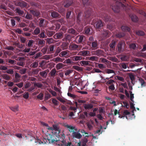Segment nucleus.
Instances as JSON below:
<instances>
[{
	"mask_svg": "<svg viewBox=\"0 0 146 146\" xmlns=\"http://www.w3.org/2000/svg\"><path fill=\"white\" fill-rule=\"evenodd\" d=\"M93 102H92L90 104H84L83 106L86 110H89L93 108Z\"/></svg>",
	"mask_w": 146,
	"mask_h": 146,
	"instance_id": "nucleus-9",
	"label": "nucleus"
},
{
	"mask_svg": "<svg viewBox=\"0 0 146 146\" xmlns=\"http://www.w3.org/2000/svg\"><path fill=\"white\" fill-rule=\"evenodd\" d=\"M15 5L16 6H19L21 8H24L26 7L27 3L22 0H18L15 2Z\"/></svg>",
	"mask_w": 146,
	"mask_h": 146,
	"instance_id": "nucleus-4",
	"label": "nucleus"
},
{
	"mask_svg": "<svg viewBox=\"0 0 146 146\" xmlns=\"http://www.w3.org/2000/svg\"><path fill=\"white\" fill-rule=\"evenodd\" d=\"M115 41L114 40H113L109 44V46L112 48H115Z\"/></svg>",
	"mask_w": 146,
	"mask_h": 146,
	"instance_id": "nucleus-47",
	"label": "nucleus"
},
{
	"mask_svg": "<svg viewBox=\"0 0 146 146\" xmlns=\"http://www.w3.org/2000/svg\"><path fill=\"white\" fill-rule=\"evenodd\" d=\"M13 45H15L19 48H23L25 45L21 44L20 43L15 42L13 44Z\"/></svg>",
	"mask_w": 146,
	"mask_h": 146,
	"instance_id": "nucleus-32",
	"label": "nucleus"
},
{
	"mask_svg": "<svg viewBox=\"0 0 146 146\" xmlns=\"http://www.w3.org/2000/svg\"><path fill=\"white\" fill-rule=\"evenodd\" d=\"M68 32L69 33L75 35H76L78 34L77 31L72 28L69 29L68 31Z\"/></svg>",
	"mask_w": 146,
	"mask_h": 146,
	"instance_id": "nucleus-29",
	"label": "nucleus"
},
{
	"mask_svg": "<svg viewBox=\"0 0 146 146\" xmlns=\"http://www.w3.org/2000/svg\"><path fill=\"white\" fill-rule=\"evenodd\" d=\"M102 17L106 22L111 20L110 17L107 14H104L102 15Z\"/></svg>",
	"mask_w": 146,
	"mask_h": 146,
	"instance_id": "nucleus-17",
	"label": "nucleus"
},
{
	"mask_svg": "<svg viewBox=\"0 0 146 146\" xmlns=\"http://www.w3.org/2000/svg\"><path fill=\"white\" fill-rule=\"evenodd\" d=\"M121 30L124 32H129L130 31V28L127 26L123 25L121 27Z\"/></svg>",
	"mask_w": 146,
	"mask_h": 146,
	"instance_id": "nucleus-26",
	"label": "nucleus"
},
{
	"mask_svg": "<svg viewBox=\"0 0 146 146\" xmlns=\"http://www.w3.org/2000/svg\"><path fill=\"white\" fill-rule=\"evenodd\" d=\"M53 37L55 39H60L63 37V33L62 32L57 33Z\"/></svg>",
	"mask_w": 146,
	"mask_h": 146,
	"instance_id": "nucleus-11",
	"label": "nucleus"
},
{
	"mask_svg": "<svg viewBox=\"0 0 146 146\" xmlns=\"http://www.w3.org/2000/svg\"><path fill=\"white\" fill-rule=\"evenodd\" d=\"M69 51L68 50H64L62 51L59 54V56L62 57L65 56H69Z\"/></svg>",
	"mask_w": 146,
	"mask_h": 146,
	"instance_id": "nucleus-16",
	"label": "nucleus"
},
{
	"mask_svg": "<svg viewBox=\"0 0 146 146\" xmlns=\"http://www.w3.org/2000/svg\"><path fill=\"white\" fill-rule=\"evenodd\" d=\"M100 62L104 63L105 64H108L109 62V61L106 59L105 58H101L100 60Z\"/></svg>",
	"mask_w": 146,
	"mask_h": 146,
	"instance_id": "nucleus-36",
	"label": "nucleus"
},
{
	"mask_svg": "<svg viewBox=\"0 0 146 146\" xmlns=\"http://www.w3.org/2000/svg\"><path fill=\"white\" fill-rule=\"evenodd\" d=\"M125 35V34L124 33H119L115 35L116 37L118 38H121L124 36Z\"/></svg>",
	"mask_w": 146,
	"mask_h": 146,
	"instance_id": "nucleus-52",
	"label": "nucleus"
},
{
	"mask_svg": "<svg viewBox=\"0 0 146 146\" xmlns=\"http://www.w3.org/2000/svg\"><path fill=\"white\" fill-rule=\"evenodd\" d=\"M88 140L87 138H84L82 140V146H86V143H87Z\"/></svg>",
	"mask_w": 146,
	"mask_h": 146,
	"instance_id": "nucleus-51",
	"label": "nucleus"
},
{
	"mask_svg": "<svg viewBox=\"0 0 146 146\" xmlns=\"http://www.w3.org/2000/svg\"><path fill=\"white\" fill-rule=\"evenodd\" d=\"M89 54V52L87 50H84L81 51L79 52V54L80 55H82L84 56H86Z\"/></svg>",
	"mask_w": 146,
	"mask_h": 146,
	"instance_id": "nucleus-25",
	"label": "nucleus"
},
{
	"mask_svg": "<svg viewBox=\"0 0 146 146\" xmlns=\"http://www.w3.org/2000/svg\"><path fill=\"white\" fill-rule=\"evenodd\" d=\"M64 58H61L59 57H57L55 58L54 62H63L64 60Z\"/></svg>",
	"mask_w": 146,
	"mask_h": 146,
	"instance_id": "nucleus-50",
	"label": "nucleus"
},
{
	"mask_svg": "<svg viewBox=\"0 0 146 146\" xmlns=\"http://www.w3.org/2000/svg\"><path fill=\"white\" fill-rule=\"evenodd\" d=\"M129 57L128 55H123L121 57V59L122 60L127 61L129 60Z\"/></svg>",
	"mask_w": 146,
	"mask_h": 146,
	"instance_id": "nucleus-49",
	"label": "nucleus"
},
{
	"mask_svg": "<svg viewBox=\"0 0 146 146\" xmlns=\"http://www.w3.org/2000/svg\"><path fill=\"white\" fill-rule=\"evenodd\" d=\"M89 62L88 61L82 60L80 62V63L82 66H85L89 65Z\"/></svg>",
	"mask_w": 146,
	"mask_h": 146,
	"instance_id": "nucleus-33",
	"label": "nucleus"
},
{
	"mask_svg": "<svg viewBox=\"0 0 146 146\" xmlns=\"http://www.w3.org/2000/svg\"><path fill=\"white\" fill-rule=\"evenodd\" d=\"M119 66L124 69H125L127 68V64L125 63H122L119 64Z\"/></svg>",
	"mask_w": 146,
	"mask_h": 146,
	"instance_id": "nucleus-44",
	"label": "nucleus"
},
{
	"mask_svg": "<svg viewBox=\"0 0 146 146\" xmlns=\"http://www.w3.org/2000/svg\"><path fill=\"white\" fill-rule=\"evenodd\" d=\"M3 78L6 80H9L10 79V77L7 74H3L1 75Z\"/></svg>",
	"mask_w": 146,
	"mask_h": 146,
	"instance_id": "nucleus-37",
	"label": "nucleus"
},
{
	"mask_svg": "<svg viewBox=\"0 0 146 146\" xmlns=\"http://www.w3.org/2000/svg\"><path fill=\"white\" fill-rule=\"evenodd\" d=\"M93 23L94 24V27L96 29H101L103 26L102 22L99 19L93 20Z\"/></svg>",
	"mask_w": 146,
	"mask_h": 146,
	"instance_id": "nucleus-3",
	"label": "nucleus"
},
{
	"mask_svg": "<svg viewBox=\"0 0 146 146\" xmlns=\"http://www.w3.org/2000/svg\"><path fill=\"white\" fill-rule=\"evenodd\" d=\"M70 58L73 61H78L84 59V57L81 56H74L70 57Z\"/></svg>",
	"mask_w": 146,
	"mask_h": 146,
	"instance_id": "nucleus-12",
	"label": "nucleus"
},
{
	"mask_svg": "<svg viewBox=\"0 0 146 146\" xmlns=\"http://www.w3.org/2000/svg\"><path fill=\"white\" fill-rule=\"evenodd\" d=\"M129 77L131 80V83L133 84V81H134L135 78L134 75L132 73H130L129 74Z\"/></svg>",
	"mask_w": 146,
	"mask_h": 146,
	"instance_id": "nucleus-39",
	"label": "nucleus"
},
{
	"mask_svg": "<svg viewBox=\"0 0 146 146\" xmlns=\"http://www.w3.org/2000/svg\"><path fill=\"white\" fill-rule=\"evenodd\" d=\"M72 135L74 138L77 139H80L82 137V135L78 132L73 131L72 133Z\"/></svg>",
	"mask_w": 146,
	"mask_h": 146,
	"instance_id": "nucleus-13",
	"label": "nucleus"
},
{
	"mask_svg": "<svg viewBox=\"0 0 146 146\" xmlns=\"http://www.w3.org/2000/svg\"><path fill=\"white\" fill-rule=\"evenodd\" d=\"M53 128V129H54L55 130V131L52 133V134H57V133L56 132V131H58V133L59 132V128L57 127V125L54 124L53 125H52Z\"/></svg>",
	"mask_w": 146,
	"mask_h": 146,
	"instance_id": "nucleus-27",
	"label": "nucleus"
},
{
	"mask_svg": "<svg viewBox=\"0 0 146 146\" xmlns=\"http://www.w3.org/2000/svg\"><path fill=\"white\" fill-rule=\"evenodd\" d=\"M73 2V0H66L64 1L63 4V5L65 7H68L71 5Z\"/></svg>",
	"mask_w": 146,
	"mask_h": 146,
	"instance_id": "nucleus-7",
	"label": "nucleus"
},
{
	"mask_svg": "<svg viewBox=\"0 0 146 146\" xmlns=\"http://www.w3.org/2000/svg\"><path fill=\"white\" fill-rule=\"evenodd\" d=\"M25 139L27 140L28 141H31L35 139V137L31 133L28 134L25 136Z\"/></svg>",
	"mask_w": 146,
	"mask_h": 146,
	"instance_id": "nucleus-8",
	"label": "nucleus"
},
{
	"mask_svg": "<svg viewBox=\"0 0 146 146\" xmlns=\"http://www.w3.org/2000/svg\"><path fill=\"white\" fill-rule=\"evenodd\" d=\"M48 71L49 70H47L44 71L40 72H39V74L43 78H46Z\"/></svg>",
	"mask_w": 146,
	"mask_h": 146,
	"instance_id": "nucleus-18",
	"label": "nucleus"
},
{
	"mask_svg": "<svg viewBox=\"0 0 146 146\" xmlns=\"http://www.w3.org/2000/svg\"><path fill=\"white\" fill-rule=\"evenodd\" d=\"M27 70V69L26 68H23L21 69L19 71V72L22 74H25Z\"/></svg>",
	"mask_w": 146,
	"mask_h": 146,
	"instance_id": "nucleus-58",
	"label": "nucleus"
},
{
	"mask_svg": "<svg viewBox=\"0 0 146 146\" xmlns=\"http://www.w3.org/2000/svg\"><path fill=\"white\" fill-rule=\"evenodd\" d=\"M85 37L83 35H78L76 37V41L77 43L82 42L85 40Z\"/></svg>",
	"mask_w": 146,
	"mask_h": 146,
	"instance_id": "nucleus-6",
	"label": "nucleus"
},
{
	"mask_svg": "<svg viewBox=\"0 0 146 146\" xmlns=\"http://www.w3.org/2000/svg\"><path fill=\"white\" fill-rule=\"evenodd\" d=\"M38 66V63L37 62H34L30 66L33 68H36Z\"/></svg>",
	"mask_w": 146,
	"mask_h": 146,
	"instance_id": "nucleus-38",
	"label": "nucleus"
},
{
	"mask_svg": "<svg viewBox=\"0 0 146 146\" xmlns=\"http://www.w3.org/2000/svg\"><path fill=\"white\" fill-rule=\"evenodd\" d=\"M40 33V28L38 27L36 28L34 30L33 32V34L34 35H37Z\"/></svg>",
	"mask_w": 146,
	"mask_h": 146,
	"instance_id": "nucleus-35",
	"label": "nucleus"
},
{
	"mask_svg": "<svg viewBox=\"0 0 146 146\" xmlns=\"http://www.w3.org/2000/svg\"><path fill=\"white\" fill-rule=\"evenodd\" d=\"M45 31H41V33L38 35V36L41 38H47V36L45 34Z\"/></svg>",
	"mask_w": 146,
	"mask_h": 146,
	"instance_id": "nucleus-31",
	"label": "nucleus"
},
{
	"mask_svg": "<svg viewBox=\"0 0 146 146\" xmlns=\"http://www.w3.org/2000/svg\"><path fill=\"white\" fill-rule=\"evenodd\" d=\"M15 11L19 15L22 16L23 17L25 16V15H24V11L21 10L19 8H17L15 9Z\"/></svg>",
	"mask_w": 146,
	"mask_h": 146,
	"instance_id": "nucleus-21",
	"label": "nucleus"
},
{
	"mask_svg": "<svg viewBox=\"0 0 146 146\" xmlns=\"http://www.w3.org/2000/svg\"><path fill=\"white\" fill-rule=\"evenodd\" d=\"M139 80L141 84V85L142 87H143L145 86V82L143 79L142 78H139Z\"/></svg>",
	"mask_w": 146,
	"mask_h": 146,
	"instance_id": "nucleus-56",
	"label": "nucleus"
},
{
	"mask_svg": "<svg viewBox=\"0 0 146 146\" xmlns=\"http://www.w3.org/2000/svg\"><path fill=\"white\" fill-rule=\"evenodd\" d=\"M45 41L43 39H39L38 42V44L39 46L42 47L45 45Z\"/></svg>",
	"mask_w": 146,
	"mask_h": 146,
	"instance_id": "nucleus-24",
	"label": "nucleus"
},
{
	"mask_svg": "<svg viewBox=\"0 0 146 146\" xmlns=\"http://www.w3.org/2000/svg\"><path fill=\"white\" fill-rule=\"evenodd\" d=\"M25 18L28 19H32V16L28 12H27L25 16Z\"/></svg>",
	"mask_w": 146,
	"mask_h": 146,
	"instance_id": "nucleus-61",
	"label": "nucleus"
},
{
	"mask_svg": "<svg viewBox=\"0 0 146 146\" xmlns=\"http://www.w3.org/2000/svg\"><path fill=\"white\" fill-rule=\"evenodd\" d=\"M79 46L75 44H70L69 46V48L72 50H76L78 49Z\"/></svg>",
	"mask_w": 146,
	"mask_h": 146,
	"instance_id": "nucleus-22",
	"label": "nucleus"
},
{
	"mask_svg": "<svg viewBox=\"0 0 146 146\" xmlns=\"http://www.w3.org/2000/svg\"><path fill=\"white\" fill-rule=\"evenodd\" d=\"M47 42L49 44H50L54 43V39L52 38H47L46 39Z\"/></svg>",
	"mask_w": 146,
	"mask_h": 146,
	"instance_id": "nucleus-46",
	"label": "nucleus"
},
{
	"mask_svg": "<svg viewBox=\"0 0 146 146\" xmlns=\"http://www.w3.org/2000/svg\"><path fill=\"white\" fill-rule=\"evenodd\" d=\"M106 73L108 74H111V73H114L115 74V72L114 71L111 69H107L106 70Z\"/></svg>",
	"mask_w": 146,
	"mask_h": 146,
	"instance_id": "nucleus-60",
	"label": "nucleus"
},
{
	"mask_svg": "<svg viewBox=\"0 0 146 146\" xmlns=\"http://www.w3.org/2000/svg\"><path fill=\"white\" fill-rule=\"evenodd\" d=\"M103 54V51L101 50H98L93 52V55L98 56H101Z\"/></svg>",
	"mask_w": 146,
	"mask_h": 146,
	"instance_id": "nucleus-14",
	"label": "nucleus"
},
{
	"mask_svg": "<svg viewBox=\"0 0 146 146\" xmlns=\"http://www.w3.org/2000/svg\"><path fill=\"white\" fill-rule=\"evenodd\" d=\"M64 126L68 129V131L70 132H73L74 131L75 127L73 126H72L70 125H69L68 124H66L64 125Z\"/></svg>",
	"mask_w": 146,
	"mask_h": 146,
	"instance_id": "nucleus-23",
	"label": "nucleus"
},
{
	"mask_svg": "<svg viewBox=\"0 0 146 146\" xmlns=\"http://www.w3.org/2000/svg\"><path fill=\"white\" fill-rule=\"evenodd\" d=\"M72 60L69 58H68L66 60L63 62L64 63H66L67 64H72L73 63V62L72 61Z\"/></svg>",
	"mask_w": 146,
	"mask_h": 146,
	"instance_id": "nucleus-54",
	"label": "nucleus"
},
{
	"mask_svg": "<svg viewBox=\"0 0 146 146\" xmlns=\"http://www.w3.org/2000/svg\"><path fill=\"white\" fill-rule=\"evenodd\" d=\"M41 70L40 68H37L36 69H34L32 70V73L34 75H37L39 71Z\"/></svg>",
	"mask_w": 146,
	"mask_h": 146,
	"instance_id": "nucleus-41",
	"label": "nucleus"
},
{
	"mask_svg": "<svg viewBox=\"0 0 146 146\" xmlns=\"http://www.w3.org/2000/svg\"><path fill=\"white\" fill-rule=\"evenodd\" d=\"M37 98L40 100H42L43 99V94L42 93H40L37 96Z\"/></svg>",
	"mask_w": 146,
	"mask_h": 146,
	"instance_id": "nucleus-63",
	"label": "nucleus"
},
{
	"mask_svg": "<svg viewBox=\"0 0 146 146\" xmlns=\"http://www.w3.org/2000/svg\"><path fill=\"white\" fill-rule=\"evenodd\" d=\"M92 12V9L90 8L86 7L84 15L82 12L80 11L76 17V22L80 26L86 25L91 16Z\"/></svg>",
	"mask_w": 146,
	"mask_h": 146,
	"instance_id": "nucleus-2",
	"label": "nucleus"
},
{
	"mask_svg": "<svg viewBox=\"0 0 146 146\" xmlns=\"http://www.w3.org/2000/svg\"><path fill=\"white\" fill-rule=\"evenodd\" d=\"M111 8L115 13H117L119 11V7L118 6L113 5L111 7Z\"/></svg>",
	"mask_w": 146,
	"mask_h": 146,
	"instance_id": "nucleus-19",
	"label": "nucleus"
},
{
	"mask_svg": "<svg viewBox=\"0 0 146 146\" xmlns=\"http://www.w3.org/2000/svg\"><path fill=\"white\" fill-rule=\"evenodd\" d=\"M39 20H40V22L39 23V26L40 27H44L46 23V20L42 18L39 19Z\"/></svg>",
	"mask_w": 146,
	"mask_h": 146,
	"instance_id": "nucleus-10",
	"label": "nucleus"
},
{
	"mask_svg": "<svg viewBox=\"0 0 146 146\" xmlns=\"http://www.w3.org/2000/svg\"><path fill=\"white\" fill-rule=\"evenodd\" d=\"M98 58L96 56H93L88 57V59L92 61H97Z\"/></svg>",
	"mask_w": 146,
	"mask_h": 146,
	"instance_id": "nucleus-34",
	"label": "nucleus"
},
{
	"mask_svg": "<svg viewBox=\"0 0 146 146\" xmlns=\"http://www.w3.org/2000/svg\"><path fill=\"white\" fill-rule=\"evenodd\" d=\"M130 112H129L127 110H125L123 112V116H124V117L125 116L127 119H128L127 117L126 116L127 115H130Z\"/></svg>",
	"mask_w": 146,
	"mask_h": 146,
	"instance_id": "nucleus-55",
	"label": "nucleus"
},
{
	"mask_svg": "<svg viewBox=\"0 0 146 146\" xmlns=\"http://www.w3.org/2000/svg\"><path fill=\"white\" fill-rule=\"evenodd\" d=\"M54 33L55 32L54 31H46V34L49 37L52 36Z\"/></svg>",
	"mask_w": 146,
	"mask_h": 146,
	"instance_id": "nucleus-48",
	"label": "nucleus"
},
{
	"mask_svg": "<svg viewBox=\"0 0 146 146\" xmlns=\"http://www.w3.org/2000/svg\"><path fill=\"white\" fill-rule=\"evenodd\" d=\"M56 72V70L55 68H53L50 71V75L52 76H54L55 75Z\"/></svg>",
	"mask_w": 146,
	"mask_h": 146,
	"instance_id": "nucleus-53",
	"label": "nucleus"
},
{
	"mask_svg": "<svg viewBox=\"0 0 146 146\" xmlns=\"http://www.w3.org/2000/svg\"><path fill=\"white\" fill-rule=\"evenodd\" d=\"M51 15L52 17L56 19L58 18L61 17L60 14L55 11L51 12Z\"/></svg>",
	"mask_w": 146,
	"mask_h": 146,
	"instance_id": "nucleus-15",
	"label": "nucleus"
},
{
	"mask_svg": "<svg viewBox=\"0 0 146 146\" xmlns=\"http://www.w3.org/2000/svg\"><path fill=\"white\" fill-rule=\"evenodd\" d=\"M33 42L34 41L32 40H29L27 44V46L29 47H32Z\"/></svg>",
	"mask_w": 146,
	"mask_h": 146,
	"instance_id": "nucleus-62",
	"label": "nucleus"
},
{
	"mask_svg": "<svg viewBox=\"0 0 146 146\" xmlns=\"http://www.w3.org/2000/svg\"><path fill=\"white\" fill-rule=\"evenodd\" d=\"M21 76L19 74L16 72L15 73V79L14 80V82H19L20 78Z\"/></svg>",
	"mask_w": 146,
	"mask_h": 146,
	"instance_id": "nucleus-28",
	"label": "nucleus"
},
{
	"mask_svg": "<svg viewBox=\"0 0 146 146\" xmlns=\"http://www.w3.org/2000/svg\"><path fill=\"white\" fill-rule=\"evenodd\" d=\"M23 61L24 60H22L20 61L19 62H17L16 63V64L18 66L24 67L25 65V63L24 61Z\"/></svg>",
	"mask_w": 146,
	"mask_h": 146,
	"instance_id": "nucleus-43",
	"label": "nucleus"
},
{
	"mask_svg": "<svg viewBox=\"0 0 146 146\" xmlns=\"http://www.w3.org/2000/svg\"><path fill=\"white\" fill-rule=\"evenodd\" d=\"M102 71L100 70L98 68H94L93 69V70L91 72L92 73H100L102 72Z\"/></svg>",
	"mask_w": 146,
	"mask_h": 146,
	"instance_id": "nucleus-45",
	"label": "nucleus"
},
{
	"mask_svg": "<svg viewBox=\"0 0 146 146\" xmlns=\"http://www.w3.org/2000/svg\"><path fill=\"white\" fill-rule=\"evenodd\" d=\"M118 52L120 53L123 52L124 49L125 43L123 41H120L118 43L117 46Z\"/></svg>",
	"mask_w": 146,
	"mask_h": 146,
	"instance_id": "nucleus-5",
	"label": "nucleus"
},
{
	"mask_svg": "<svg viewBox=\"0 0 146 146\" xmlns=\"http://www.w3.org/2000/svg\"><path fill=\"white\" fill-rule=\"evenodd\" d=\"M30 12L32 13L34 16L37 17L39 16L40 14V12L37 10H30Z\"/></svg>",
	"mask_w": 146,
	"mask_h": 146,
	"instance_id": "nucleus-20",
	"label": "nucleus"
},
{
	"mask_svg": "<svg viewBox=\"0 0 146 146\" xmlns=\"http://www.w3.org/2000/svg\"><path fill=\"white\" fill-rule=\"evenodd\" d=\"M64 66V65L62 64V63H58V64H57L56 66V68L57 70H59L61 68H62Z\"/></svg>",
	"mask_w": 146,
	"mask_h": 146,
	"instance_id": "nucleus-30",
	"label": "nucleus"
},
{
	"mask_svg": "<svg viewBox=\"0 0 146 146\" xmlns=\"http://www.w3.org/2000/svg\"><path fill=\"white\" fill-rule=\"evenodd\" d=\"M136 47V46L135 43H132L129 45V48L131 50H135Z\"/></svg>",
	"mask_w": 146,
	"mask_h": 146,
	"instance_id": "nucleus-42",
	"label": "nucleus"
},
{
	"mask_svg": "<svg viewBox=\"0 0 146 146\" xmlns=\"http://www.w3.org/2000/svg\"><path fill=\"white\" fill-rule=\"evenodd\" d=\"M136 34L139 36H143L145 35V33L141 31H139L136 32Z\"/></svg>",
	"mask_w": 146,
	"mask_h": 146,
	"instance_id": "nucleus-59",
	"label": "nucleus"
},
{
	"mask_svg": "<svg viewBox=\"0 0 146 146\" xmlns=\"http://www.w3.org/2000/svg\"><path fill=\"white\" fill-rule=\"evenodd\" d=\"M59 135L58 136L57 134H48L46 135V138L42 139L41 140H38L40 144L55 143L59 146H62L66 142L64 141L65 135L63 133L61 137L59 138Z\"/></svg>",
	"mask_w": 146,
	"mask_h": 146,
	"instance_id": "nucleus-1",
	"label": "nucleus"
},
{
	"mask_svg": "<svg viewBox=\"0 0 146 146\" xmlns=\"http://www.w3.org/2000/svg\"><path fill=\"white\" fill-rule=\"evenodd\" d=\"M98 66L100 69L102 70L106 68V66L101 63H98Z\"/></svg>",
	"mask_w": 146,
	"mask_h": 146,
	"instance_id": "nucleus-64",
	"label": "nucleus"
},
{
	"mask_svg": "<svg viewBox=\"0 0 146 146\" xmlns=\"http://www.w3.org/2000/svg\"><path fill=\"white\" fill-rule=\"evenodd\" d=\"M131 19L132 21L134 22H137L138 21V18L137 16L135 15H132L131 16Z\"/></svg>",
	"mask_w": 146,
	"mask_h": 146,
	"instance_id": "nucleus-40",
	"label": "nucleus"
},
{
	"mask_svg": "<svg viewBox=\"0 0 146 146\" xmlns=\"http://www.w3.org/2000/svg\"><path fill=\"white\" fill-rule=\"evenodd\" d=\"M18 106H17L15 107H11L10 108V109L12 111L16 112L18 111Z\"/></svg>",
	"mask_w": 146,
	"mask_h": 146,
	"instance_id": "nucleus-57",
	"label": "nucleus"
}]
</instances>
